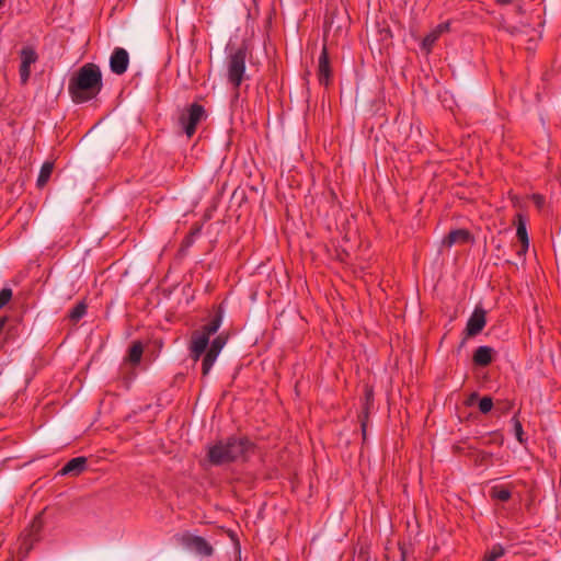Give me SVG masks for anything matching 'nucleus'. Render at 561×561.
Here are the masks:
<instances>
[{
  "instance_id": "f257e3e1",
  "label": "nucleus",
  "mask_w": 561,
  "mask_h": 561,
  "mask_svg": "<svg viewBox=\"0 0 561 561\" xmlns=\"http://www.w3.org/2000/svg\"><path fill=\"white\" fill-rule=\"evenodd\" d=\"M103 87L102 73L95 64L83 65L68 85L69 93L77 103H83L95 98Z\"/></svg>"
},
{
  "instance_id": "f03ea898",
  "label": "nucleus",
  "mask_w": 561,
  "mask_h": 561,
  "mask_svg": "<svg viewBox=\"0 0 561 561\" xmlns=\"http://www.w3.org/2000/svg\"><path fill=\"white\" fill-rule=\"evenodd\" d=\"M252 448L251 442L245 437H231L220 440L208 448V460L215 466H220L243 458Z\"/></svg>"
},
{
  "instance_id": "7ed1b4c3",
  "label": "nucleus",
  "mask_w": 561,
  "mask_h": 561,
  "mask_svg": "<svg viewBox=\"0 0 561 561\" xmlns=\"http://www.w3.org/2000/svg\"><path fill=\"white\" fill-rule=\"evenodd\" d=\"M221 324V317H214L207 324L203 325L202 329L196 330L192 333L190 342V356L194 362H197L202 355L207 352L209 339L215 334Z\"/></svg>"
},
{
  "instance_id": "20e7f679",
  "label": "nucleus",
  "mask_w": 561,
  "mask_h": 561,
  "mask_svg": "<svg viewBox=\"0 0 561 561\" xmlns=\"http://www.w3.org/2000/svg\"><path fill=\"white\" fill-rule=\"evenodd\" d=\"M247 50L238 48L227 57V78L234 89H238L245 77Z\"/></svg>"
},
{
  "instance_id": "39448f33",
  "label": "nucleus",
  "mask_w": 561,
  "mask_h": 561,
  "mask_svg": "<svg viewBox=\"0 0 561 561\" xmlns=\"http://www.w3.org/2000/svg\"><path fill=\"white\" fill-rule=\"evenodd\" d=\"M205 110L202 105L194 103L185 113L180 116V125L188 138H191L195 131L198 123L203 119Z\"/></svg>"
},
{
  "instance_id": "423d86ee",
  "label": "nucleus",
  "mask_w": 561,
  "mask_h": 561,
  "mask_svg": "<svg viewBox=\"0 0 561 561\" xmlns=\"http://www.w3.org/2000/svg\"><path fill=\"white\" fill-rule=\"evenodd\" d=\"M180 542L186 549L203 557H209L214 552L213 547L203 537L195 536L190 533L181 535Z\"/></svg>"
},
{
  "instance_id": "0eeeda50",
  "label": "nucleus",
  "mask_w": 561,
  "mask_h": 561,
  "mask_svg": "<svg viewBox=\"0 0 561 561\" xmlns=\"http://www.w3.org/2000/svg\"><path fill=\"white\" fill-rule=\"evenodd\" d=\"M226 343L227 339L222 335H218L211 341L210 346L202 360L203 376H207L210 373L215 362L217 360L218 355L220 354Z\"/></svg>"
},
{
  "instance_id": "6e6552de",
  "label": "nucleus",
  "mask_w": 561,
  "mask_h": 561,
  "mask_svg": "<svg viewBox=\"0 0 561 561\" xmlns=\"http://www.w3.org/2000/svg\"><path fill=\"white\" fill-rule=\"evenodd\" d=\"M20 80L22 84H25L31 77V66L38 60V55L34 47L24 46L20 51Z\"/></svg>"
},
{
  "instance_id": "1a4fd4ad",
  "label": "nucleus",
  "mask_w": 561,
  "mask_h": 561,
  "mask_svg": "<svg viewBox=\"0 0 561 561\" xmlns=\"http://www.w3.org/2000/svg\"><path fill=\"white\" fill-rule=\"evenodd\" d=\"M129 55L125 48L116 47L110 57V68L115 75H123L127 71Z\"/></svg>"
},
{
  "instance_id": "9d476101",
  "label": "nucleus",
  "mask_w": 561,
  "mask_h": 561,
  "mask_svg": "<svg viewBox=\"0 0 561 561\" xmlns=\"http://www.w3.org/2000/svg\"><path fill=\"white\" fill-rule=\"evenodd\" d=\"M317 76L320 84L325 87L329 85L332 77V71L329 61L328 48L325 45H323L321 54L318 58Z\"/></svg>"
},
{
  "instance_id": "9b49d317",
  "label": "nucleus",
  "mask_w": 561,
  "mask_h": 561,
  "mask_svg": "<svg viewBox=\"0 0 561 561\" xmlns=\"http://www.w3.org/2000/svg\"><path fill=\"white\" fill-rule=\"evenodd\" d=\"M485 322V311L481 308H476L467 322V334L470 336L479 334L483 330Z\"/></svg>"
},
{
  "instance_id": "f8f14e48",
  "label": "nucleus",
  "mask_w": 561,
  "mask_h": 561,
  "mask_svg": "<svg viewBox=\"0 0 561 561\" xmlns=\"http://www.w3.org/2000/svg\"><path fill=\"white\" fill-rule=\"evenodd\" d=\"M87 467V458L85 457H76L70 459L60 470L61 476H78L84 471Z\"/></svg>"
},
{
  "instance_id": "ddd939ff",
  "label": "nucleus",
  "mask_w": 561,
  "mask_h": 561,
  "mask_svg": "<svg viewBox=\"0 0 561 561\" xmlns=\"http://www.w3.org/2000/svg\"><path fill=\"white\" fill-rule=\"evenodd\" d=\"M517 218H518V224H517V229H516V236H517L518 240L520 241V249L517 251V254L519 256H522L528 250L529 239H528L526 222L523 219V216L518 215Z\"/></svg>"
},
{
  "instance_id": "4468645a",
  "label": "nucleus",
  "mask_w": 561,
  "mask_h": 561,
  "mask_svg": "<svg viewBox=\"0 0 561 561\" xmlns=\"http://www.w3.org/2000/svg\"><path fill=\"white\" fill-rule=\"evenodd\" d=\"M470 241V233L466 229L450 231L444 239L443 244L450 248L457 243H467Z\"/></svg>"
},
{
  "instance_id": "2eb2a0df",
  "label": "nucleus",
  "mask_w": 561,
  "mask_h": 561,
  "mask_svg": "<svg viewBox=\"0 0 561 561\" xmlns=\"http://www.w3.org/2000/svg\"><path fill=\"white\" fill-rule=\"evenodd\" d=\"M449 27V24L448 23H442L439 25H437L430 34H427L423 42H422V47L423 49L426 50V53H430L434 46V44L436 43V41L439 38V36L446 32Z\"/></svg>"
},
{
  "instance_id": "dca6fc26",
  "label": "nucleus",
  "mask_w": 561,
  "mask_h": 561,
  "mask_svg": "<svg viewBox=\"0 0 561 561\" xmlns=\"http://www.w3.org/2000/svg\"><path fill=\"white\" fill-rule=\"evenodd\" d=\"M493 358V348L490 346H479L473 354V363L478 366H488Z\"/></svg>"
},
{
  "instance_id": "f3484780",
  "label": "nucleus",
  "mask_w": 561,
  "mask_h": 561,
  "mask_svg": "<svg viewBox=\"0 0 561 561\" xmlns=\"http://www.w3.org/2000/svg\"><path fill=\"white\" fill-rule=\"evenodd\" d=\"M53 170H54L53 162L46 161L42 165V168L39 170L38 178H37V186L38 187H43L46 185V183L48 182V180L53 173Z\"/></svg>"
},
{
  "instance_id": "a211bd4d",
  "label": "nucleus",
  "mask_w": 561,
  "mask_h": 561,
  "mask_svg": "<svg viewBox=\"0 0 561 561\" xmlns=\"http://www.w3.org/2000/svg\"><path fill=\"white\" fill-rule=\"evenodd\" d=\"M142 352L144 348L140 342L133 343L128 352V360L134 365L138 364L141 359Z\"/></svg>"
},
{
  "instance_id": "6ab92c4d",
  "label": "nucleus",
  "mask_w": 561,
  "mask_h": 561,
  "mask_svg": "<svg viewBox=\"0 0 561 561\" xmlns=\"http://www.w3.org/2000/svg\"><path fill=\"white\" fill-rule=\"evenodd\" d=\"M505 554V549L502 545H494L483 557L482 561H496Z\"/></svg>"
},
{
  "instance_id": "aec40b11",
  "label": "nucleus",
  "mask_w": 561,
  "mask_h": 561,
  "mask_svg": "<svg viewBox=\"0 0 561 561\" xmlns=\"http://www.w3.org/2000/svg\"><path fill=\"white\" fill-rule=\"evenodd\" d=\"M87 312V305L84 302L77 304L70 311L69 318L73 322H78Z\"/></svg>"
},
{
  "instance_id": "412c9836",
  "label": "nucleus",
  "mask_w": 561,
  "mask_h": 561,
  "mask_svg": "<svg viewBox=\"0 0 561 561\" xmlns=\"http://www.w3.org/2000/svg\"><path fill=\"white\" fill-rule=\"evenodd\" d=\"M512 424H513V431H514V435H515L516 439L520 444H524L526 439L524 438L523 426H522V423L519 422V420H518V417L516 415H514L512 417Z\"/></svg>"
},
{
  "instance_id": "4be33fe9",
  "label": "nucleus",
  "mask_w": 561,
  "mask_h": 561,
  "mask_svg": "<svg viewBox=\"0 0 561 561\" xmlns=\"http://www.w3.org/2000/svg\"><path fill=\"white\" fill-rule=\"evenodd\" d=\"M492 497L499 501H508L511 499V491L504 488L494 486L491 491Z\"/></svg>"
},
{
  "instance_id": "5701e85b",
  "label": "nucleus",
  "mask_w": 561,
  "mask_h": 561,
  "mask_svg": "<svg viewBox=\"0 0 561 561\" xmlns=\"http://www.w3.org/2000/svg\"><path fill=\"white\" fill-rule=\"evenodd\" d=\"M493 408V401L490 397H483L482 399H480L479 401V410L481 413H488L492 410Z\"/></svg>"
},
{
  "instance_id": "b1692460",
  "label": "nucleus",
  "mask_w": 561,
  "mask_h": 561,
  "mask_svg": "<svg viewBox=\"0 0 561 561\" xmlns=\"http://www.w3.org/2000/svg\"><path fill=\"white\" fill-rule=\"evenodd\" d=\"M12 298V290L10 288H2L0 290V309L3 308Z\"/></svg>"
},
{
  "instance_id": "393cba45",
  "label": "nucleus",
  "mask_w": 561,
  "mask_h": 561,
  "mask_svg": "<svg viewBox=\"0 0 561 561\" xmlns=\"http://www.w3.org/2000/svg\"><path fill=\"white\" fill-rule=\"evenodd\" d=\"M42 527H43V517H42V514H38L33 519V523L31 526L32 533L37 534L42 529Z\"/></svg>"
},
{
  "instance_id": "a878e982",
  "label": "nucleus",
  "mask_w": 561,
  "mask_h": 561,
  "mask_svg": "<svg viewBox=\"0 0 561 561\" xmlns=\"http://www.w3.org/2000/svg\"><path fill=\"white\" fill-rule=\"evenodd\" d=\"M531 199H533L534 204L536 205V207L538 209H542L543 208L546 201H545V197L542 195L534 194L531 196Z\"/></svg>"
},
{
  "instance_id": "bb28decb",
  "label": "nucleus",
  "mask_w": 561,
  "mask_h": 561,
  "mask_svg": "<svg viewBox=\"0 0 561 561\" xmlns=\"http://www.w3.org/2000/svg\"><path fill=\"white\" fill-rule=\"evenodd\" d=\"M512 2H513V0H496V3L500 4V5H506V4H510Z\"/></svg>"
},
{
  "instance_id": "cd10ccee",
  "label": "nucleus",
  "mask_w": 561,
  "mask_h": 561,
  "mask_svg": "<svg viewBox=\"0 0 561 561\" xmlns=\"http://www.w3.org/2000/svg\"><path fill=\"white\" fill-rule=\"evenodd\" d=\"M5 321H7V319H5V318H1V319H0V334H1V333H2V331H3V328H4V324H5Z\"/></svg>"
},
{
  "instance_id": "c85d7f7f",
  "label": "nucleus",
  "mask_w": 561,
  "mask_h": 561,
  "mask_svg": "<svg viewBox=\"0 0 561 561\" xmlns=\"http://www.w3.org/2000/svg\"><path fill=\"white\" fill-rule=\"evenodd\" d=\"M517 11H518V12H522V5H518V7H517Z\"/></svg>"
},
{
  "instance_id": "c756f323",
  "label": "nucleus",
  "mask_w": 561,
  "mask_h": 561,
  "mask_svg": "<svg viewBox=\"0 0 561 561\" xmlns=\"http://www.w3.org/2000/svg\"><path fill=\"white\" fill-rule=\"evenodd\" d=\"M0 2L4 3V0H0Z\"/></svg>"
}]
</instances>
